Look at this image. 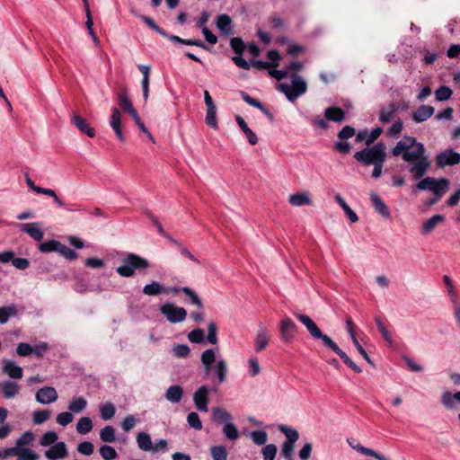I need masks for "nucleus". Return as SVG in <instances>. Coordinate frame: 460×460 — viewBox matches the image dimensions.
I'll return each mask as SVG.
<instances>
[{
  "mask_svg": "<svg viewBox=\"0 0 460 460\" xmlns=\"http://www.w3.org/2000/svg\"><path fill=\"white\" fill-rule=\"evenodd\" d=\"M394 156L401 155L402 160L408 164V172L414 180L420 181L413 187V192L417 190H429L436 178H422L430 167V161L426 155V149L422 143L418 142L415 137L405 136L397 142L392 149Z\"/></svg>",
  "mask_w": 460,
  "mask_h": 460,
  "instance_id": "1",
  "label": "nucleus"
},
{
  "mask_svg": "<svg viewBox=\"0 0 460 460\" xmlns=\"http://www.w3.org/2000/svg\"><path fill=\"white\" fill-rule=\"evenodd\" d=\"M294 315L303 323L308 332L314 339L321 340L323 344L333 350L342 361L356 373H361L362 369L355 364L349 357L339 348V346L326 334H323L315 323L306 314L299 312L294 313Z\"/></svg>",
  "mask_w": 460,
  "mask_h": 460,
  "instance_id": "2",
  "label": "nucleus"
},
{
  "mask_svg": "<svg viewBox=\"0 0 460 460\" xmlns=\"http://www.w3.org/2000/svg\"><path fill=\"white\" fill-rule=\"evenodd\" d=\"M200 361L203 365L206 375L214 372L218 384L225 383L227 379L228 367L223 358H217L214 349H205L200 356Z\"/></svg>",
  "mask_w": 460,
  "mask_h": 460,
  "instance_id": "3",
  "label": "nucleus"
},
{
  "mask_svg": "<svg viewBox=\"0 0 460 460\" xmlns=\"http://www.w3.org/2000/svg\"><path fill=\"white\" fill-rule=\"evenodd\" d=\"M277 89L284 93L289 102H294L299 96L306 93L307 84L301 75L291 74L290 84L280 83L278 84Z\"/></svg>",
  "mask_w": 460,
  "mask_h": 460,
  "instance_id": "4",
  "label": "nucleus"
},
{
  "mask_svg": "<svg viewBox=\"0 0 460 460\" xmlns=\"http://www.w3.org/2000/svg\"><path fill=\"white\" fill-rule=\"evenodd\" d=\"M354 157L357 161L366 165L375 164L385 161L386 146L384 143L379 142L371 147L356 152Z\"/></svg>",
  "mask_w": 460,
  "mask_h": 460,
  "instance_id": "5",
  "label": "nucleus"
},
{
  "mask_svg": "<svg viewBox=\"0 0 460 460\" xmlns=\"http://www.w3.org/2000/svg\"><path fill=\"white\" fill-rule=\"evenodd\" d=\"M149 267V262L135 254L128 253L125 259L122 260V265L116 269L118 274L121 277H132L135 274L136 270L146 269Z\"/></svg>",
  "mask_w": 460,
  "mask_h": 460,
  "instance_id": "6",
  "label": "nucleus"
},
{
  "mask_svg": "<svg viewBox=\"0 0 460 460\" xmlns=\"http://www.w3.org/2000/svg\"><path fill=\"white\" fill-rule=\"evenodd\" d=\"M160 312L170 323H179L187 317V311L172 303H164L160 305Z\"/></svg>",
  "mask_w": 460,
  "mask_h": 460,
  "instance_id": "7",
  "label": "nucleus"
},
{
  "mask_svg": "<svg viewBox=\"0 0 460 460\" xmlns=\"http://www.w3.org/2000/svg\"><path fill=\"white\" fill-rule=\"evenodd\" d=\"M279 333L282 341L290 343L297 334V326L291 318L285 316L280 321Z\"/></svg>",
  "mask_w": 460,
  "mask_h": 460,
  "instance_id": "8",
  "label": "nucleus"
},
{
  "mask_svg": "<svg viewBox=\"0 0 460 460\" xmlns=\"http://www.w3.org/2000/svg\"><path fill=\"white\" fill-rule=\"evenodd\" d=\"M210 388L208 385H201L193 394V402L196 409L202 412L208 411Z\"/></svg>",
  "mask_w": 460,
  "mask_h": 460,
  "instance_id": "9",
  "label": "nucleus"
},
{
  "mask_svg": "<svg viewBox=\"0 0 460 460\" xmlns=\"http://www.w3.org/2000/svg\"><path fill=\"white\" fill-rule=\"evenodd\" d=\"M436 162L440 168L458 164L460 163V154L452 149H447L436 156Z\"/></svg>",
  "mask_w": 460,
  "mask_h": 460,
  "instance_id": "10",
  "label": "nucleus"
},
{
  "mask_svg": "<svg viewBox=\"0 0 460 460\" xmlns=\"http://www.w3.org/2000/svg\"><path fill=\"white\" fill-rule=\"evenodd\" d=\"M440 403L447 411H456L458 409L457 404L460 403V391L456 393L448 390L443 391L440 395Z\"/></svg>",
  "mask_w": 460,
  "mask_h": 460,
  "instance_id": "11",
  "label": "nucleus"
},
{
  "mask_svg": "<svg viewBox=\"0 0 460 460\" xmlns=\"http://www.w3.org/2000/svg\"><path fill=\"white\" fill-rule=\"evenodd\" d=\"M58 398L56 389L52 386H44L36 392L35 399L39 403L50 404Z\"/></svg>",
  "mask_w": 460,
  "mask_h": 460,
  "instance_id": "12",
  "label": "nucleus"
},
{
  "mask_svg": "<svg viewBox=\"0 0 460 460\" xmlns=\"http://www.w3.org/2000/svg\"><path fill=\"white\" fill-rule=\"evenodd\" d=\"M71 123L82 133L89 137H95V129L91 127L90 123L79 114L74 112L71 115Z\"/></svg>",
  "mask_w": 460,
  "mask_h": 460,
  "instance_id": "13",
  "label": "nucleus"
},
{
  "mask_svg": "<svg viewBox=\"0 0 460 460\" xmlns=\"http://www.w3.org/2000/svg\"><path fill=\"white\" fill-rule=\"evenodd\" d=\"M180 291L183 292L190 298L191 304H193L199 309L203 308V304H202L200 298L199 297L197 293L194 290H192L191 288H190L188 287H183L181 288H176V287H169V288L164 287V293H167V294L178 293Z\"/></svg>",
  "mask_w": 460,
  "mask_h": 460,
  "instance_id": "14",
  "label": "nucleus"
},
{
  "mask_svg": "<svg viewBox=\"0 0 460 460\" xmlns=\"http://www.w3.org/2000/svg\"><path fill=\"white\" fill-rule=\"evenodd\" d=\"M44 455L49 460H58L65 458L68 455L66 445L62 441L58 442L48 448Z\"/></svg>",
  "mask_w": 460,
  "mask_h": 460,
  "instance_id": "15",
  "label": "nucleus"
},
{
  "mask_svg": "<svg viewBox=\"0 0 460 460\" xmlns=\"http://www.w3.org/2000/svg\"><path fill=\"white\" fill-rule=\"evenodd\" d=\"M121 113L117 108H112L110 118V126L113 129L116 137L120 142L125 141V137L121 128Z\"/></svg>",
  "mask_w": 460,
  "mask_h": 460,
  "instance_id": "16",
  "label": "nucleus"
},
{
  "mask_svg": "<svg viewBox=\"0 0 460 460\" xmlns=\"http://www.w3.org/2000/svg\"><path fill=\"white\" fill-rule=\"evenodd\" d=\"M2 370L12 379H21L23 376L22 367L10 359L3 360Z\"/></svg>",
  "mask_w": 460,
  "mask_h": 460,
  "instance_id": "17",
  "label": "nucleus"
},
{
  "mask_svg": "<svg viewBox=\"0 0 460 460\" xmlns=\"http://www.w3.org/2000/svg\"><path fill=\"white\" fill-rule=\"evenodd\" d=\"M21 391V385L12 380L4 381L1 384V392L4 399H13L16 397Z\"/></svg>",
  "mask_w": 460,
  "mask_h": 460,
  "instance_id": "18",
  "label": "nucleus"
},
{
  "mask_svg": "<svg viewBox=\"0 0 460 460\" xmlns=\"http://www.w3.org/2000/svg\"><path fill=\"white\" fill-rule=\"evenodd\" d=\"M434 107L423 104L412 112L411 118L414 122L421 123L429 119L434 114Z\"/></svg>",
  "mask_w": 460,
  "mask_h": 460,
  "instance_id": "19",
  "label": "nucleus"
},
{
  "mask_svg": "<svg viewBox=\"0 0 460 460\" xmlns=\"http://www.w3.org/2000/svg\"><path fill=\"white\" fill-rule=\"evenodd\" d=\"M183 394L184 391L181 385H173L166 389L164 393V397L168 402L176 404L181 401Z\"/></svg>",
  "mask_w": 460,
  "mask_h": 460,
  "instance_id": "20",
  "label": "nucleus"
},
{
  "mask_svg": "<svg viewBox=\"0 0 460 460\" xmlns=\"http://www.w3.org/2000/svg\"><path fill=\"white\" fill-rule=\"evenodd\" d=\"M288 202L293 207L311 206L313 204L312 199L305 191L291 194Z\"/></svg>",
  "mask_w": 460,
  "mask_h": 460,
  "instance_id": "21",
  "label": "nucleus"
},
{
  "mask_svg": "<svg viewBox=\"0 0 460 460\" xmlns=\"http://www.w3.org/2000/svg\"><path fill=\"white\" fill-rule=\"evenodd\" d=\"M21 230L28 234L33 240L41 241L44 236L43 231L40 229L39 223L22 224Z\"/></svg>",
  "mask_w": 460,
  "mask_h": 460,
  "instance_id": "22",
  "label": "nucleus"
},
{
  "mask_svg": "<svg viewBox=\"0 0 460 460\" xmlns=\"http://www.w3.org/2000/svg\"><path fill=\"white\" fill-rule=\"evenodd\" d=\"M370 199L375 210L378 214H380L385 218H388L390 217L389 208L376 192L370 193Z\"/></svg>",
  "mask_w": 460,
  "mask_h": 460,
  "instance_id": "23",
  "label": "nucleus"
},
{
  "mask_svg": "<svg viewBox=\"0 0 460 460\" xmlns=\"http://www.w3.org/2000/svg\"><path fill=\"white\" fill-rule=\"evenodd\" d=\"M212 419L215 422L224 425L233 421L232 415L222 407H215L212 409Z\"/></svg>",
  "mask_w": 460,
  "mask_h": 460,
  "instance_id": "24",
  "label": "nucleus"
},
{
  "mask_svg": "<svg viewBox=\"0 0 460 460\" xmlns=\"http://www.w3.org/2000/svg\"><path fill=\"white\" fill-rule=\"evenodd\" d=\"M270 336L266 329L261 328L256 334L254 349L257 352L263 350L269 343Z\"/></svg>",
  "mask_w": 460,
  "mask_h": 460,
  "instance_id": "25",
  "label": "nucleus"
},
{
  "mask_svg": "<svg viewBox=\"0 0 460 460\" xmlns=\"http://www.w3.org/2000/svg\"><path fill=\"white\" fill-rule=\"evenodd\" d=\"M445 220L444 216L437 214L432 216L430 218L424 221L422 225V234H427L431 233L437 226L441 224Z\"/></svg>",
  "mask_w": 460,
  "mask_h": 460,
  "instance_id": "26",
  "label": "nucleus"
},
{
  "mask_svg": "<svg viewBox=\"0 0 460 460\" xmlns=\"http://www.w3.org/2000/svg\"><path fill=\"white\" fill-rule=\"evenodd\" d=\"M18 315L17 305L14 304H11L5 306L0 307V323H6L11 317H15Z\"/></svg>",
  "mask_w": 460,
  "mask_h": 460,
  "instance_id": "27",
  "label": "nucleus"
},
{
  "mask_svg": "<svg viewBox=\"0 0 460 460\" xmlns=\"http://www.w3.org/2000/svg\"><path fill=\"white\" fill-rule=\"evenodd\" d=\"M448 186L449 181L446 178L436 179L429 190L432 191L438 199H440L447 192Z\"/></svg>",
  "mask_w": 460,
  "mask_h": 460,
  "instance_id": "28",
  "label": "nucleus"
},
{
  "mask_svg": "<svg viewBox=\"0 0 460 460\" xmlns=\"http://www.w3.org/2000/svg\"><path fill=\"white\" fill-rule=\"evenodd\" d=\"M324 116L328 120L334 122H342L345 119V113L341 108L329 107L324 111Z\"/></svg>",
  "mask_w": 460,
  "mask_h": 460,
  "instance_id": "29",
  "label": "nucleus"
},
{
  "mask_svg": "<svg viewBox=\"0 0 460 460\" xmlns=\"http://www.w3.org/2000/svg\"><path fill=\"white\" fill-rule=\"evenodd\" d=\"M137 443L138 447L143 451H151L153 449L151 437L146 432L142 431L137 435Z\"/></svg>",
  "mask_w": 460,
  "mask_h": 460,
  "instance_id": "30",
  "label": "nucleus"
},
{
  "mask_svg": "<svg viewBox=\"0 0 460 460\" xmlns=\"http://www.w3.org/2000/svg\"><path fill=\"white\" fill-rule=\"evenodd\" d=\"M86 406L87 401L84 397L78 396L70 401L68 409L71 413H80L85 410Z\"/></svg>",
  "mask_w": 460,
  "mask_h": 460,
  "instance_id": "31",
  "label": "nucleus"
},
{
  "mask_svg": "<svg viewBox=\"0 0 460 460\" xmlns=\"http://www.w3.org/2000/svg\"><path fill=\"white\" fill-rule=\"evenodd\" d=\"M217 27L225 35L231 34V18L227 14H221L217 17Z\"/></svg>",
  "mask_w": 460,
  "mask_h": 460,
  "instance_id": "32",
  "label": "nucleus"
},
{
  "mask_svg": "<svg viewBox=\"0 0 460 460\" xmlns=\"http://www.w3.org/2000/svg\"><path fill=\"white\" fill-rule=\"evenodd\" d=\"M279 430L285 435L287 443L295 444L299 438L298 431L291 427L280 425Z\"/></svg>",
  "mask_w": 460,
  "mask_h": 460,
  "instance_id": "33",
  "label": "nucleus"
},
{
  "mask_svg": "<svg viewBox=\"0 0 460 460\" xmlns=\"http://www.w3.org/2000/svg\"><path fill=\"white\" fill-rule=\"evenodd\" d=\"M222 432L224 436L231 441L237 440L240 437L239 430L233 421L230 423H226V425H224Z\"/></svg>",
  "mask_w": 460,
  "mask_h": 460,
  "instance_id": "34",
  "label": "nucleus"
},
{
  "mask_svg": "<svg viewBox=\"0 0 460 460\" xmlns=\"http://www.w3.org/2000/svg\"><path fill=\"white\" fill-rule=\"evenodd\" d=\"M119 104L123 111L128 113L130 116L134 114L137 110L135 109L132 102L127 95V93H123L119 96Z\"/></svg>",
  "mask_w": 460,
  "mask_h": 460,
  "instance_id": "35",
  "label": "nucleus"
},
{
  "mask_svg": "<svg viewBox=\"0 0 460 460\" xmlns=\"http://www.w3.org/2000/svg\"><path fill=\"white\" fill-rule=\"evenodd\" d=\"M93 429V422L89 417H82L76 424V431L79 434L85 435Z\"/></svg>",
  "mask_w": 460,
  "mask_h": 460,
  "instance_id": "36",
  "label": "nucleus"
},
{
  "mask_svg": "<svg viewBox=\"0 0 460 460\" xmlns=\"http://www.w3.org/2000/svg\"><path fill=\"white\" fill-rule=\"evenodd\" d=\"M116 412V408L111 402H105L100 405V414L103 420H108L113 418Z\"/></svg>",
  "mask_w": 460,
  "mask_h": 460,
  "instance_id": "37",
  "label": "nucleus"
},
{
  "mask_svg": "<svg viewBox=\"0 0 460 460\" xmlns=\"http://www.w3.org/2000/svg\"><path fill=\"white\" fill-rule=\"evenodd\" d=\"M248 375L251 377H255L261 374V368L259 360L255 357H251L247 360Z\"/></svg>",
  "mask_w": 460,
  "mask_h": 460,
  "instance_id": "38",
  "label": "nucleus"
},
{
  "mask_svg": "<svg viewBox=\"0 0 460 460\" xmlns=\"http://www.w3.org/2000/svg\"><path fill=\"white\" fill-rule=\"evenodd\" d=\"M100 438L106 443H112L115 441V429L112 426L107 425L100 431Z\"/></svg>",
  "mask_w": 460,
  "mask_h": 460,
  "instance_id": "39",
  "label": "nucleus"
},
{
  "mask_svg": "<svg viewBox=\"0 0 460 460\" xmlns=\"http://www.w3.org/2000/svg\"><path fill=\"white\" fill-rule=\"evenodd\" d=\"M164 292V287L157 281H153L143 288V293L147 296H157Z\"/></svg>",
  "mask_w": 460,
  "mask_h": 460,
  "instance_id": "40",
  "label": "nucleus"
},
{
  "mask_svg": "<svg viewBox=\"0 0 460 460\" xmlns=\"http://www.w3.org/2000/svg\"><path fill=\"white\" fill-rule=\"evenodd\" d=\"M60 245H61L60 242L56 241V240H50L48 242L41 243L39 245V250L41 252H58Z\"/></svg>",
  "mask_w": 460,
  "mask_h": 460,
  "instance_id": "41",
  "label": "nucleus"
},
{
  "mask_svg": "<svg viewBox=\"0 0 460 460\" xmlns=\"http://www.w3.org/2000/svg\"><path fill=\"white\" fill-rule=\"evenodd\" d=\"M39 455L29 447L19 448L17 452V460H38Z\"/></svg>",
  "mask_w": 460,
  "mask_h": 460,
  "instance_id": "42",
  "label": "nucleus"
},
{
  "mask_svg": "<svg viewBox=\"0 0 460 460\" xmlns=\"http://www.w3.org/2000/svg\"><path fill=\"white\" fill-rule=\"evenodd\" d=\"M58 434L54 431H48L43 434L40 440V445L42 447L53 446L58 443Z\"/></svg>",
  "mask_w": 460,
  "mask_h": 460,
  "instance_id": "43",
  "label": "nucleus"
},
{
  "mask_svg": "<svg viewBox=\"0 0 460 460\" xmlns=\"http://www.w3.org/2000/svg\"><path fill=\"white\" fill-rule=\"evenodd\" d=\"M452 93L453 92L448 86L442 85L435 91V98L438 102H444L450 99Z\"/></svg>",
  "mask_w": 460,
  "mask_h": 460,
  "instance_id": "44",
  "label": "nucleus"
},
{
  "mask_svg": "<svg viewBox=\"0 0 460 460\" xmlns=\"http://www.w3.org/2000/svg\"><path fill=\"white\" fill-rule=\"evenodd\" d=\"M213 460H227V452L224 446H214L210 448Z\"/></svg>",
  "mask_w": 460,
  "mask_h": 460,
  "instance_id": "45",
  "label": "nucleus"
},
{
  "mask_svg": "<svg viewBox=\"0 0 460 460\" xmlns=\"http://www.w3.org/2000/svg\"><path fill=\"white\" fill-rule=\"evenodd\" d=\"M34 440V434L31 431L24 432L15 442V445L19 448H24L23 447L31 445Z\"/></svg>",
  "mask_w": 460,
  "mask_h": 460,
  "instance_id": "46",
  "label": "nucleus"
},
{
  "mask_svg": "<svg viewBox=\"0 0 460 460\" xmlns=\"http://www.w3.org/2000/svg\"><path fill=\"white\" fill-rule=\"evenodd\" d=\"M50 411L47 410L36 411L32 413V421L36 425L42 424L50 418Z\"/></svg>",
  "mask_w": 460,
  "mask_h": 460,
  "instance_id": "47",
  "label": "nucleus"
},
{
  "mask_svg": "<svg viewBox=\"0 0 460 460\" xmlns=\"http://www.w3.org/2000/svg\"><path fill=\"white\" fill-rule=\"evenodd\" d=\"M100 455L104 460H113L118 456L114 447L108 445L100 447Z\"/></svg>",
  "mask_w": 460,
  "mask_h": 460,
  "instance_id": "48",
  "label": "nucleus"
},
{
  "mask_svg": "<svg viewBox=\"0 0 460 460\" xmlns=\"http://www.w3.org/2000/svg\"><path fill=\"white\" fill-rule=\"evenodd\" d=\"M37 193L49 196V197L53 198L55 203L58 207H60V208H64L65 207V203L58 198L57 193L53 190H51V189H47V188L40 187L37 190Z\"/></svg>",
  "mask_w": 460,
  "mask_h": 460,
  "instance_id": "49",
  "label": "nucleus"
},
{
  "mask_svg": "<svg viewBox=\"0 0 460 460\" xmlns=\"http://www.w3.org/2000/svg\"><path fill=\"white\" fill-rule=\"evenodd\" d=\"M250 437L253 443L259 446L264 445L268 438L267 433L263 430L252 431L251 432Z\"/></svg>",
  "mask_w": 460,
  "mask_h": 460,
  "instance_id": "50",
  "label": "nucleus"
},
{
  "mask_svg": "<svg viewBox=\"0 0 460 460\" xmlns=\"http://www.w3.org/2000/svg\"><path fill=\"white\" fill-rule=\"evenodd\" d=\"M187 422L191 428L197 430H200L202 429V422L199 419V414L195 411H192L188 414Z\"/></svg>",
  "mask_w": 460,
  "mask_h": 460,
  "instance_id": "51",
  "label": "nucleus"
},
{
  "mask_svg": "<svg viewBox=\"0 0 460 460\" xmlns=\"http://www.w3.org/2000/svg\"><path fill=\"white\" fill-rule=\"evenodd\" d=\"M206 123L212 128H217V108L214 109H207V114L205 118Z\"/></svg>",
  "mask_w": 460,
  "mask_h": 460,
  "instance_id": "52",
  "label": "nucleus"
},
{
  "mask_svg": "<svg viewBox=\"0 0 460 460\" xmlns=\"http://www.w3.org/2000/svg\"><path fill=\"white\" fill-rule=\"evenodd\" d=\"M207 341L212 345H216L218 341L217 336V324L214 322H210L208 324Z\"/></svg>",
  "mask_w": 460,
  "mask_h": 460,
  "instance_id": "53",
  "label": "nucleus"
},
{
  "mask_svg": "<svg viewBox=\"0 0 460 460\" xmlns=\"http://www.w3.org/2000/svg\"><path fill=\"white\" fill-rule=\"evenodd\" d=\"M277 451V447L274 444L266 445L261 450L263 460H274Z\"/></svg>",
  "mask_w": 460,
  "mask_h": 460,
  "instance_id": "54",
  "label": "nucleus"
},
{
  "mask_svg": "<svg viewBox=\"0 0 460 460\" xmlns=\"http://www.w3.org/2000/svg\"><path fill=\"white\" fill-rule=\"evenodd\" d=\"M375 321H376V327H377L378 331L381 332L384 339L389 344H392L393 343L392 335H391L390 332L388 331V329L386 328V326L385 325V323L379 318H376Z\"/></svg>",
  "mask_w": 460,
  "mask_h": 460,
  "instance_id": "55",
  "label": "nucleus"
},
{
  "mask_svg": "<svg viewBox=\"0 0 460 460\" xmlns=\"http://www.w3.org/2000/svg\"><path fill=\"white\" fill-rule=\"evenodd\" d=\"M188 339L190 342L201 343L205 340V333L201 329H196L188 334Z\"/></svg>",
  "mask_w": 460,
  "mask_h": 460,
  "instance_id": "56",
  "label": "nucleus"
},
{
  "mask_svg": "<svg viewBox=\"0 0 460 460\" xmlns=\"http://www.w3.org/2000/svg\"><path fill=\"white\" fill-rule=\"evenodd\" d=\"M137 419L134 415H128L121 422V428L124 432L130 431L137 424Z\"/></svg>",
  "mask_w": 460,
  "mask_h": 460,
  "instance_id": "57",
  "label": "nucleus"
},
{
  "mask_svg": "<svg viewBox=\"0 0 460 460\" xmlns=\"http://www.w3.org/2000/svg\"><path fill=\"white\" fill-rule=\"evenodd\" d=\"M403 123L401 119L394 121L392 126L387 129L386 134L388 137H397L402 130Z\"/></svg>",
  "mask_w": 460,
  "mask_h": 460,
  "instance_id": "58",
  "label": "nucleus"
},
{
  "mask_svg": "<svg viewBox=\"0 0 460 460\" xmlns=\"http://www.w3.org/2000/svg\"><path fill=\"white\" fill-rule=\"evenodd\" d=\"M139 17L150 29L155 31L156 32H158L160 35H162L164 37L167 36L165 31L162 28H160L158 25H156V23L154 22L153 19H151L150 17L145 16V15H140Z\"/></svg>",
  "mask_w": 460,
  "mask_h": 460,
  "instance_id": "59",
  "label": "nucleus"
},
{
  "mask_svg": "<svg viewBox=\"0 0 460 460\" xmlns=\"http://www.w3.org/2000/svg\"><path fill=\"white\" fill-rule=\"evenodd\" d=\"M172 350L177 358H186L190 354V348L186 344H177Z\"/></svg>",
  "mask_w": 460,
  "mask_h": 460,
  "instance_id": "60",
  "label": "nucleus"
},
{
  "mask_svg": "<svg viewBox=\"0 0 460 460\" xmlns=\"http://www.w3.org/2000/svg\"><path fill=\"white\" fill-rule=\"evenodd\" d=\"M77 451L84 456H91L94 451V447L91 442L84 441L77 446Z\"/></svg>",
  "mask_w": 460,
  "mask_h": 460,
  "instance_id": "61",
  "label": "nucleus"
},
{
  "mask_svg": "<svg viewBox=\"0 0 460 460\" xmlns=\"http://www.w3.org/2000/svg\"><path fill=\"white\" fill-rule=\"evenodd\" d=\"M16 353L20 357H27L32 354V346L29 343L21 342L16 348Z\"/></svg>",
  "mask_w": 460,
  "mask_h": 460,
  "instance_id": "62",
  "label": "nucleus"
},
{
  "mask_svg": "<svg viewBox=\"0 0 460 460\" xmlns=\"http://www.w3.org/2000/svg\"><path fill=\"white\" fill-rule=\"evenodd\" d=\"M58 253H60L69 261H74L78 257V254L75 252H74L72 249L68 248L63 243H61L59 247Z\"/></svg>",
  "mask_w": 460,
  "mask_h": 460,
  "instance_id": "63",
  "label": "nucleus"
},
{
  "mask_svg": "<svg viewBox=\"0 0 460 460\" xmlns=\"http://www.w3.org/2000/svg\"><path fill=\"white\" fill-rule=\"evenodd\" d=\"M73 418L70 411H64L57 415V422L65 427L73 421Z\"/></svg>",
  "mask_w": 460,
  "mask_h": 460,
  "instance_id": "64",
  "label": "nucleus"
}]
</instances>
